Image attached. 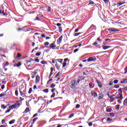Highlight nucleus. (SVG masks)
Masks as SVG:
<instances>
[{"instance_id":"dca6fc26","label":"nucleus","mask_w":127,"mask_h":127,"mask_svg":"<svg viewBox=\"0 0 127 127\" xmlns=\"http://www.w3.org/2000/svg\"><path fill=\"white\" fill-rule=\"evenodd\" d=\"M28 112H29V108L27 107L23 112V114H27V113H28Z\"/></svg>"},{"instance_id":"9b49d317","label":"nucleus","mask_w":127,"mask_h":127,"mask_svg":"<svg viewBox=\"0 0 127 127\" xmlns=\"http://www.w3.org/2000/svg\"><path fill=\"white\" fill-rule=\"evenodd\" d=\"M102 48L103 49H104V50H106L107 49H108V48H111V46H105V45H103L102 46Z\"/></svg>"},{"instance_id":"a211bd4d","label":"nucleus","mask_w":127,"mask_h":127,"mask_svg":"<svg viewBox=\"0 0 127 127\" xmlns=\"http://www.w3.org/2000/svg\"><path fill=\"white\" fill-rule=\"evenodd\" d=\"M110 102H114V101L116 100V98L113 97V96H110Z\"/></svg>"},{"instance_id":"7ed1b4c3","label":"nucleus","mask_w":127,"mask_h":127,"mask_svg":"<svg viewBox=\"0 0 127 127\" xmlns=\"http://www.w3.org/2000/svg\"><path fill=\"white\" fill-rule=\"evenodd\" d=\"M96 59L95 57H91L87 59V62H92V61H96Z\"/></svg>"},{"instance_id":"f3484780","label":"nucleus","mask_w":127,"mask_h":127,"mask_svg":"<svg viewBox=\"0 0 127 127\" xmlns=\"http://www.w3.org/2000/svg\"><path fill=\"white\" fill-rule=\"evenodd\" d=\"M15 122V120L13 119L9 122V125H12V124H14Z\"/></svg>"},{"instance_id":"f03ea898","label":"nucleus","mask_w":127,"mask_h":127,"mask_svg":"<svg viewBox=\"0 0 127 127\" xmlns=\"http://www.w3.org/2000/svg\"><path fill=\"white\" fill-rule=\"evenodd\" d=\"M70 84L71 89H75V88H76V85H77L76 84V80L74 79L73 80L71 81Z\"/></svg>"},{"instance_id":"ea45409f","label":"nucleus","mask_w":127,"mask_h":127,"mask_svg":"<svg viewBox=\"0 0 127 127\" xmlns=\"http://www.w3.org/2000/svg\"><path fill=\"white\" fill-rule=\"evenodd\" d=\"M31 92H32V88H30L29 90L28 93L31 94Z\"/></svg>"},{"instance_id":"bb28decb","label":"nucleus","mask_w":127,"mask_h":127,"mask_svg":"<svg viewBox=\"0 0 127 127\" xmlns=\"http://www.w3.org/2000/svg\"><path fill=\"white\" fill-rule=\"evenodd\" d=\"M112 121L113 120L111 119V118H107V122H108V123H111Z\"/></svg>"},{"instance_id":"338daca9","label":"nucleus","mask_w":127,"mask_h":127,"mask_svg":"<svg viewBox=\"0 0 127 127\" xmlns=\"http://www.w3.org/2000/svg\"><path fill=\"white\" fill-rule=\"evenodd\" d=\"M79 31V29H76L75 30L74 32H78Z\"/></svg>"},{"instance_id":"0eeeda50","label":"nucleus","mask_w":127,"mask_h":127,"mask_svg":"<svg viewBox=\"0 0 127 127\" xmlns=\"http://www.w3.org/2000/svg\"><path fill=\"white\" fill-rule=\"evenodd\" d=\"M106 112L107 113H112V112H113V109L111 108V107L108 106L106 107Z\"/></svg>"},{"instance_id":"4468645a","label":"nucleus","mask_w":127,"mask_h":127,"mask_svg":"<svg viewBox=\"0 0 127 127\" xmlns=\"http://www.w3.org/2000/svg\"><path fill=\"white\" fill-rule=\"evenodd\" d=\"M21 66V63L19 62L18 64H14V67H19Z\"/></svg>"},{"instance_id":"c9c22d12","label":"nucleus","mask_w":127,"mask_h":127,"mask_svg":"<svg viewBox=\"0 0 127 127\" xmlns=\"http://www.w3.org/2000/svg\"><path fill=\"white\" fill-rule=\"evenodd\" d=\"M15 95L16 96H18V91L17 90H16L15 91Z\"/></svg>"},{"instance_id":"c756f323","label":"nucleus","mask_w":127,"mask_h":127,"mask_svg":"<svg viewBox=\"0 0 127 127\" xmlns=\"http://www.w3.org/2000/svg\"><path fill=\"white\" fill-rule=\"evenodd\" d=\"M114 84V81L113 80H111L110 81L109 85V86H112Z\"/></svg>"},{"instance_id":"1a4fd4ad","label":"nucleus","mask_w":127,"mask_h":127,"mask_svg":"<svg viewBox=\"0 0 127 127\" xmlns=\"http://www.w3.org/2000/svg\"><path fill=\"white\" fill-rule=\"evenodd\" d=\"M14 106H15V109H17V108H19V107L20 106V103L18 102L14 104Z\"/></svg>"},{"instance_id":"2f4dec72","label":"nucleus","mask_w":127,"mask_h":127,"mask_svg":"<svg viewBox=\"0 0 127 127\" xmlns=\"http://www.w3.org/2000/svg\"><path fill=\"white\" fill-rule=\"evenodd\" d=\"M88 4H95V2L92 0H90Z\"/></svg>"},{"instance_id":"4d7b16f0","label":"nucleus","mask_w":127,"mask_h":127,"mask_svg":"<svg viewBox=\"0 0 127 127\" xmlns=\"http://www.w3.org/2000/svg\"><path fill=\"white\" fill-rule=\"evenodd\" d=\"M55 90H56L55 88L52 89L51 91L52 93H54L55 91Z\"/></svg>"},{"instance_id":"0e129e2a","label":"nucleus","mask_w":127,"mask_h":127,"mask_svg":"<svg viewBox=\"0 0 127 127\" xmlns=\"http://www.w3.org/2000/svg\"><path fill=\"white\" fill-rule=\"evenodd\" d=\"M1 88L2 89V90H3V89H4V85H1Z\"/></svg>"},{"instance_id":"4c0bfd02","label":"nucleus","mask_w":127,"mask_h":127,"mask_svg":"<svg viewBox=\"0 0 127 127\" xmlns=\"http://www.w3.org/2000/svg\"><path fill=\"white\" fill-rule=\"evenodd\" d=\"M119 82V80L118 79L115 80L113 82V83H114V84H118Z\"/></svg>"},{"instance_id":"ddd939ff","label":"nucleus","mask_w":127,"mask_h":127,"mask_svg":"<svg viewBox=\"0 0 127 127\" xmlns=\"http://www.w3.org/2000/svg\"><path fill=\"white\" fill-rule=\"evenodd\" d=\"M125 83H127V78L123 79L121 80V84H125Z\"/></svg>"},{"instance_id":"393cba45","label":"nucleus","mask_w":127,"mask_h":127,"mask_svg":"<svg viewBox=\"0 0 127 127\" xmlns=\"http://www.w3.org/2000/svg\"><path fill=\"white\" fill-rule=\"evenodd\" d=\"M109 115L110 116V117H112V118H114V117H115V113H110Z\"/></svg>"},{"instance_id":"aec40b11","label":"nucleus","mask_w":127,"mask_h":127,"mask_svg":"<svg viewBox=\"0 0 127 127\" xmlns=\"http://www.w3.org/2000/svg\"><path fill=\"white\" fill-rule=\"evenodd\" d=\"M0 14H3V15H5V13L2 10H0Z\"/></svg>"},{"instance_id":"864d4df0","label":"nucleus","mask_w":127,"mask_h":127,"mask_svg":"<svg viewBox=\"0 0 127 127\" xmlns=\"http://www.w3.org/2000/svg\"><path fill=\"white\" fill-rule=\"evenodd\" d=\"M9 65V63H8V62H6L5 64V66H8Z\"/></svg>"},{"instance_id":"e2e57ef3","label":"nucleus","mask_w":127,"mask_h":127,"mask_svg":"<svg viewBox=\"0 0 127 127\" xmlns=\"http://www.w3.org/2000/svg\"><path fill=\"white\" fill-rule=\"evenodd\" d=\"M45 45H49V42H46L45 43Z\"/></svg>"},{"instance_id":"6e6552de","label":"nucleus","mask_w":127,"mask_h":127,"mask_svg":"<svg viewBox=\"0 0 127 127\" xmlns=\"http://www.w3.org/2000/svg\"><path fill=\"white\" fill-rule=\"evenodd\" d=\"M96 82H97V84L98 85V87H99V88H102L103 87V83H102V82H101V81H99V80L97 79Z\"/></svg>"},{"instance_id":"3c124183","label":"nucleus","mask_w":127,"mask_h":127,"mask_svg":"<svg viewBox=\"0 0 127 127\" xmlns=\"http://www.w3.org/2000/svg\"><path fill=\"white\" fill-rule=\"evenodd\" d=\"M10 112V109H7L6 111H5V113H9Z\"/></svg>"},{"instance_id":"a878e982","label":"nucleus","mask_w":127,"mask_h":127,"mask_svg":"<svg viewBox=\"0 0 127 127\" xmlns=\"http://www.w3.org/2000/svg\"><path fill=\"white\" fill-rule=\"evenodd\" d=\"M43 92H44V93H48V92H49V90H48V88H46L43 90Z\"/></svg>"},{"instance_id":"69168bd1","label":"nucleus","mask_w":127,"mask_h":127,"mask_svg":"<svg viewBox=\"0 0 127 127\" xmlns=\"http://www.w3.org/2000/svg\"><path fill=\"white\" fill-rule=\"evenodd\" d=\"M102 99H103V97H102V96H99L98 97V100H102Z\"/></svg>"},{"instance_id":"cd10ccee","label":"nucleus","mask_w":127,"mask_h":127,"mask_svg":"<svg viewBox=\"0 0 127 127\" xmlns=\"http://www.w3.org/2000/svg\"><path fill=\"white\" fill-rule=\"evenodd\" d=\"M37 120H38V118H34V119H33V124H34V123H35V122H36V121H37Z\"/></svg>"},{"instance_id":"49530a36","label":"nucleus","mask_w":127,"mask_h":127,"mask_svg":"<svg viewBox=\"0 0 127 127\" xmlns=\"http://www.w3.org/2000/svg\"><path fill=\"white\" fill-rule=\"evenodd\" d=\"M117 5H118V7L121 6V5H122V3L121 2L117 3Z\"/></svg>"},{"instance_id":"e433bc0d","label":"nucleus","mask_w":127,"mask_h":127,"mask_svg":"<svg viewBox=\"0 0 127 127\" xmlns=\"http://www.w3.org/2000/svg\"><path fill=\"white\" fill-rule=\"evenodd\" d=\"M114 88H116V89H119L120 88V85H119V84L116 85L114 86Z\"/></svg>"},{"instance_id":"6ab92c4d","label":"nucleus","mask_w":127,"mask_h":127,"mask_svg":"<svg viewBox=\"0 0 127 127\" xmlns=\"http://www.w3.org/2000/svg\"><path fill=\"white\" fill-rule=\"evenodd\" d=\"M9 108L10 109V110H12L13 109H15V107L14 106V105L13 104V105L9 106Z\"/></svg>"},{"instance_id":"c03bdc74","label":"nucleus","mask_w":127,"mask_h":127,"mask_svg":"<svg viewBox=\"0 0 127 127\" xmlns=\"http://www.w3.org/2000/svg\"><path fill=\"white\" fill-rule=\"evenodd\" d=\"M55 97V93H53L52 95L51 96V98H54Z\"/></svg>"},{"instance_id":"412c9836","label":"nucleus","mask_w":127,"mask_h":127,"mask_svg":"<svg viewBox=\"0 0 127 127\" xmlns=\"http://www.w3.org/2000/svg\"><path fill=\"white\" fill-rule=\"evenodd\" d=\"M20 94L21 95V96H22V97H25V93H24L22 92V91H20Z\"/></svg>"},{"instance_id":"7c9ffc66","label":"nucleus","mask_w":127,"mask_h":127,"mask_svg":"<svg viewBox=\"0 0 127 127\" xmlns=\"http://www.w3.org/2000/svg\"><path fill=\"white\" fill-rule=\"evenodd\" d=\"M1 109H3V110H4L5 109H6V106H4V105H2L1 106Z\"/></svg>"},{"instance_id":"a19ab883","label":"nucleus","mask_w":127,"mask_h":127,"mask_svg":"<svg viewBox=\"0 0 127 127\" xmlns=\"http://www.w3.org/2000/svg\"><path fill=\"white\" fill-rule=\"evenodd\" d=\"M41 54V53H40V52L37 53L36 54V56H40Z\"/></svg>"},{"instance_id":"5701e85b","label":"nucleus","mask_w":127,"mask_h":127,"mask_svg":"<svg viewBox=\"0 0 127 127\" xmlns=\"http://www.w3.org/2000/svg\"><path fill=\"white\" fill-rule=\"evenodd\" d=\"M83 33L82 32H79V33H75L74 36H78V35H80V34H82Z\"/></svg>"},{"instance_id":"13d9d810","label":"nucleus","mask_w":127,"mask_h":127,"mask_svg":"<svg viewBox=\"0 0 127 127\" xmlns=\"http://www.w3.org/2000/svg\"><path fill=\"white\" fill-rule=\"evenodd\" d=\"M125 74H127V67L126 68H125Z\"/></svg>"},{"instance_id":"20e7f679","label":"nucleus","mask_w":127,"mask_h":127,"mask_svg":"<svg viewBox=\"0 0 127 127\" xmlns=\"http://www.w3.org/2000/svg\"><path fill=\"white\" fill-rule=\"evenodd\" d=\"M108 30L110 33H111V32H118V31H119L118 29H116V28H109V29H108Z\"/></svg>"},{"instance_id":"f8f14e48","label":"nucleus","mask_w":127,"mask_h":127,"mask_svg":"<svg viewBox=\"0 0 127 127\" xmlns=\"http://www.w3.org/2000/svg\"><path fill=\"white\" fill-rule=\"evenodd\" d=\"M91 95L93 97H94V98L97 97V96H98V95L97 94L96 92H95V91H93V92H91Z\"/></svg>"},{"instance_id":"473e14b6","label":"nucleus","mask_w":127,"mask_h":127,"mask_svg":"<svg viewBox=\"0 0 127 127\" xmlns=\"http://www.w3.org/2000/svg\"><path fill=\"white\" fill-rule=\"evenodd\" d=\"M66 65H67V63L64 62V63L63 64V67L64 68V67H65V66H66Z\"/></svg>"},{"instance_id":"79ce46f5","label":"nucleus","mask_w":127,"mask_h":127,"mask_svg":"<svg viewBox=\"0 0 127 127\" xmlns=\"http://www.w3.org/2000/svg\"><path fill=\"white\" fill-rule=\"evenodd\" d=\"M78 51H79V49H76L74 50L73 53H76V52H78Z\"/></svg>"},{"instance_id":"5fc2aeb1","label":"nucleus","mask_w":127,"mask_h":127,"mask_svg":"<svg viewBox=\"0 0 127 127\" xmlns=\"http://www.w3.org/2000/svg\"><path fill=\"white\" fill-rule=\"evenodd\" d=\"M35 61L36 62H37V63H38V62H39V59H36L35 60Z\"/></svg>"},{"instance_id":"6e6d98bb","label":"nucleus","mask_w":127,"mask_h":127,"mask_svg":"<svg viewBox=\"0 0 127 127\" xmlns=\"http://www.w3.org/2000/svg\"><path fill=\"white\" fill-rule=\"evenodd\" d=\"M56 25L57 26H59L60 27V26H61V24L58 23H57Z\"/></svg>"},{"instance_id":"774afa93","label":"nucleus","mask_w":127,"mask_h":127,"mask_svg":"<svg viewBox=\"0 0 127 127\" xmlns=\"http://www.w3.org/2000/svg\"><path fill=\"white\" fill-rule=\"evenodd\" d=\"M35 20H39V18L38 17V16H37L36 17Z\"/></svg>"},{"instance_id":"9d476101","label":"nucleus","mask_w":127,"mask_h":127,"mask_svg":"<svg viewBox=\"0 0 127 127\" xmlns=\"http://www.w3.org/2000/svg\"><path fill=\"white\" fill-rule=\"evenodd\" d=\"M50 48H52V49H56V46L55 45H54V43H52L50 45Z\"/></svg>"},{"instance_id":"09e8293b","label":"nucleus","mask_w":127,"mask_h":127,"mask_svg":"<svg viewBox=\"0 0 127 127\" xmlns=\"http://www.w3.org/2000/svg\"><path fill=\"white\" fill-rule=\"evenodd\" d=\"M4 96H5V94H0V98L1 97H3Z\"/></svg>"},{"instance_id":"8fccbe9b","label":"nucleus","mask_w":127,"mask_h":127,"mask_svg":"<svg viewBox=\"0 0 127 127\" xmlns=\"http://www.w3.org/2000/svg\"><path fill=\"white\" fill-rule=\"evenodd\" d=\"M103 1H104V2H105L107 4L109 3V1L108 0H103Z\"/></svg>"},{"instance_id":"f704fd0d","label":"nucleus","mask_w":127,"mask_h":127,"mask_svg":"<svg viewBox=\"0 0 127 127\" xmlns=\"http://www.w3.org/2000/svg\"><path fill=\"white\" fill-rule=\"evenodd\" d=\"M59 32H62V27H59Z\"/></svg>"},{"instance_id":"052dcab7","label":"nucleus","mask_w":127,"mask_h":127,"mask_svg":"<svg viewBox=\"0 0 127 127\" xmlns=\"http://www.w3.org/2000/svg\"><path fill=\"white\" fill-rule=\"evenodd\" d=\"M46 36H45V35H44V34H42L41 35V37H42L43 38H45Z\"/></svg>"},{"instance_id":"72a5a7b5","label":"nucleus","mask_w":127,"mask_h":127,"mask_svg":"<svg viewBox=\"0 0 127 127\" xmlns=\"http://www.w3.org/2000/svg\"><path fill=\"white\" fill-rule=\"evenodd\" d=\"M74 117V114H71L69 116L68 119H71V118H73Z\"/></svg>"},{"instance_id":"b1692460","label":"nucleus","mask_w":127,"mask_h":127,"mask_svg":"<svg viewBox=\"0 0 127 127\" xmlns=\"http://www.w3.org/2000/svg\"><path fill=\"white\" fill-rule=\"evenodd\" d=\"M57 60L58 62H60V63H61V64H62V62L63 61V59H58Z\"/></svg>"},{"instance_id":"bf43d9fd","label":"nucleus","mask_w":127,"mask_h":127,"mask_svg":"<svg viewBox=\"0 0 127 127\" xmlns=\"http://www.w3.org/2000/svg\"><path fill=\"white\" fill-rule=\"evenodd\" d=\"M1 123L2 124H4V123H5V120L4 119H3L1 121Z\"/></svg>"},{"instance_id":"2eb2a0df","label":"nucleus","mask_w":127,"mask_h":127,"mask_svg":"<svg viewBox=\"0 0 127 127\" xmlns=\"http://www.w3.org/2000/svg\"><path fill=\"white\" fill-rule=\"evenodd\" d=\"M39 81H40V77L37 75L36 77V83H37V82H39Z\"/></svg>"},{"instance_id":"de8ad7c7","label":"nucleus","mask_w":127,"mask_h":127,"mask_svg":"<svg viewBox=\"0 0 127 127\" xmlns=\"http://www.w3.org/2000/svg\"><path fill=\"white\" fill-rule=\"evenodd\" d=\"M20 57H21V55L19 54H17V58H20Z\"/></svg>"},{"instance_id":"58836bf2","label":"nucleus","mask_w":127,"mask_h":127,"mask_svg":"<svg viewBox=\"0 0 127 127\" xmlns=\"http://www.w3.org/2000/svg\"><path fill=\"white\" fill-rule=\"evenodd\" d=\"M54 87H55V84H52L50 85V88H54Z\"/></svg>"},{"instance_id":"680f3d73","label":"nucleus","mask_w":127,"mask_h":127,"mask_svg":"<svg viewBox=\"0 0 127 127\" xmlns=\"http://www.w3.org/2000/svg\"><path fill=\"white\" fill-rule=\"evenodd\" d=\"M88 126L89 127H92L93 126V123H89Z\"/></svg>"},{"instance_id":"423d86ee","label":"nucleus","mask_w":127,"mask_h":127,"mask_svg":"<svg viewBox=\"0 0 127 127\" xmlns=\"http://www.w3.org/2000/svg\"><path fill=\"white\" fill-rule=\"evenodd\" d=\"M63 39V36H61L60 38L57 40V44H60L61 42L62 41V39Z\"/></svg>"},{"instance_id":"4be33fe9","label":"nucleus","mask_w":127,"mask_h":127,"mask_svg":"<svg viewBox=\"0 0 127 127\" xmlns=\"http://www.w3.org/2000/svg\"><path fill=\"white\" fill-rule=\"evenodd\" d=\"M120 107H121V105H116L115 106L116 110H120Z\"/></svg>"},{"instance_id":"a18cd8bd","label":"nucleus","mask_w":127,"mask_h":127,"mask_svg":"<svg viewBox=\"0 0 127 127\" xmlns=\"http://www.w3.org/2000/svg\"><path fill=\"white\" fill-rule=\"evenodd\" d=\"M79 108H80V105L79 104H77L75 106V108L76 109H79Z\"/></svg>"},{"instance_id":"f257e3e1","label":"nucleus","mask_w":127,"mask_h":127,"mask_svg":"<svg viewBox=\"0 0 127 127\" xmlns=\"http://www.w3.org/2000/svg\"><path fill=\"white\" fill-rule=\"evenodd\" d=\"M115 99H119V100H123V94L116 92L115 94Z\"/></svg>"},{"instance_id":"c85d7f7f","label":"nucleus","mask_w":127,"mask_h":127,"mask_svg":"<svg viewBox=\"0 0 127 127\" xmlns=\"http://www.w3.org/2000/svg\"><path fill=\"white\" fill-rule=\"evenodd\" d=\"M127 99L126 98L124 102V106H127Z\"/></svg>"},{"instance_id":"603ef678","label":"nucleus","mask_w":127,"mask_h":127,"mask_svg":"<svg viewBox=\"0 0 127 127\" xmlns=\"http://www.w3.org/2000/svg\"><path fill=\"white\" fill-rule=\"evenodd\" d=\"M41 64H45V63H46V61H42L41 62Z\"/></svg>"},{"instance_id":"37998d69","label":"nucleus","mask_w":127,"mask_h":127,"mask_svg":"<svg viewBox=\"0 0 127 127\" xmlns=\"http://www.w3.org/2000/svg\"><path fill=\"white\" fill-rule=\"evenodd\" d=\"M55 66H56V68L58 69V70H59V68H60V67L59 66H58V64H56Z\"/></svg>"},{"instance_id":"39448f33","label":"nucleus","mask_w":127,"mask_h":127,"mask_svg":"<svg viewBox=\"0 0 127 127\" xmlns=\"http://www.w3.org/2000/svg\"><path fill=\"white\" fill-rule=\"evenodd\" d=\"M25 65L26 66V67H31L32 66V64H31L30 61L29 60H27L26 61V64Z\"/></svg>"}]
</instances>
